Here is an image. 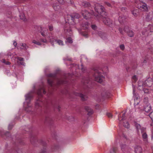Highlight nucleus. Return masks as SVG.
I'll use <instances>...</instances> for the list:
<instances>
[{"mask_svg": "<svg viewBox=\"0 0 153 153\" xmlns=\"http://www.w3.org/2000/svg\"><path fill=\"white\" fill-rule=\"evenodd\" d=\"M46 93V91L43 88L39 89L37 91V94L40 97H42L43 94H45Z\"/></svg>", "mask_w": 153, "mask_h": 153, "instance_id": "obj_18", "label": "nucleus"}, {"mask_svg": "<svg viewBox=\"0 0 153 153\" xmlns=\"http://www.w3.org/2000/svg\"><path fill=\"white\" fill-rule=\"evenodd\" d=\"M105 4H106L108 7H111V4H110L109 2H105Z\"/></svg>", "mask_w": 153, "mask_h": 153, "instance_id": "obj_61", "label": "nucleus"}, {"mask_svg": "<svg viewBox=\"0 0 153 153\" xmlns=\"http://www.w3.org/2000/svg\"><path fill=\"white\" fill-rule=\"evenodd\" d=\"M148 27L150 28V32H153V25H149Z\"/></svg>", "mask_w": 153, "mask_h": 153, "instance_id": "obj_49", "label": "nucleus"}, {"mask_svg": "<svg viewBox=\"0 0 153 153\" xmlns=\"http://www.w3.org/2000/svg\"><path fill=\"white\" fill-rule=\"evenodd\" d=\"M144 102L146 104H148V98L147 97H145L143 100Z\"/></svg>", "mask_w": 153, "mask_h": 153, "instance_id": "obj_48", "label": "nucleus"}, {"mask_svg": "<svg viewBox=\"0 0 153 153\" xmlns=\"http://www.w3.org/2000/svg\"><path fill=\"white\" fill-rule=\"evenodd\" d=\"M53 119L50 116H47L45 117L44 123L45 124L51 125L53 123Z\"/></svg>", "mask_w": 153, "mask_h": 153, "instance_id": "obj_11", "label": "nucleus"}, {"mask_svg": "<svg viewBox=\"0 0 153 153\" xmlns=\"http://www.w3.org/2000/svg\"><path fill=\"white\" fill-rule=\"evenodd\" d=\"M117 150V147H113L111 148L110 150V153H116Z\"/></svg>", "mask_w": 153, "mask_h": 153, "instance_id": "obj_31", "label": "nucleus"}, {"mask_svg": "<svg viewBox=\"0 0 153 153\" xmlns=\"http://www.w3.org/2000/svg\"><path fill=\"white\" fill-rule=\"evenodd\" d=\"M53 7L55 10L58 11L59 9L60 6L56 4H53Z\"/></svg>", "mask_w": 153, "mask_h": 153, "instance_id": "obj_33", "label": "nucleus"}, {"mask_svg": "<svg viewBox=\"0 0 153 153\" xmlns=\"http://www.w3.org/2000/svg\"><path fill=\"white\" fill-rule=\"evenodd\" d=\"M91 83V80L89 77L86 78L83 82L84 85L86 86L88 88H90L89 85V84H90Z\"/></svg>", "mask_w": 153, "mask_h": 153, "instance_id": "obj_19", "label": "nucleus"}, {"mask_svg": "<svg viewBox=\"0 0 153 153\" xmlns=\"http://www.w3.org/2000/svg\"><path fill=\"white\" fill-rule=\"evenodd\" d=\"M2 62L7 65H9L10 64V62L8 61H6L5 59H2Z\"/></svg>", "mask_w": 153, "mask_h": 153, "instance_id": "obj_44", "label": "nucleus"}, {"mask_svg": "<svg viewBox=\"0 0 153 153\" xmlns=\"http://www.w3.org/2000/svg\"><path fill=\"white\" fill-rule=\"evenodd\" d=\"M141 130V133H143V132H145V130L146 129V128H141L140 129Z\"/></svg>", "mask_w": 153, "mask_h": 153, "instance_id": "obj_52", "label": "nucleus"}, {"mask_svg": "<svg viewBox=\"0 0 153 153\" xmlns=\"http://www.w3.org/2000/svg\"><path fill=\"white\" fill-rule=\"evenodd\" d=\"M82 5L85 7H90V3L87 1H84L82 3Z\"/></svg>", "mask_w": 153, "mask_h": 153, "instance_id": "obj_27", "label": "nucleus"}, {"mask_svg": "<svg viewBox=\"0 0 153 153\" xmlns=\"http://www.w3.org/2000/svg\"><path fill=\"white\" fill-rule=\"evenodd\" d=\"M98 35L102 39H104L105 36V34L102 32L100 31L98 32Z\"/></svg>", "mask_w": 153, "mask_h": 153, "instance_id": "obj_30", "label": "nucleus"}, {"mask_svg": "<svg viewBox=\"0 0 153 153\" xmlns=\"http://www.w3.org/2000/svg\"><path fill=\"white\" fill-rule=\"evenodd\" d=\"M81 34L82 35L86 38L88 37V34L87 32L84 33L83 31H82L81 32Z\"/></svg>", "mask_w": 153, "mask_h": 153, "instance_id": "obj_43", "label": "nucleus"}, {"mask_svg": "<svg viewBox=\"0 0 153 153\" xmlns=\"http://www.w3.org/2000/svg\"><path fill=\"white\" fill-rule=\"evenodd\" d=\"M54 108L55 109H57L59 111H60V107L59 105H54Z\"/></svg>", "mask_w": 153, "mask_h": 153, "instance_id": "obj_47", "label": "nucleus"}, {"mask_svg": "<svg viewBox=\"0 0 153 153\" xmlns=\"http://www.w3.org/2000/svg\"><path fill=\"white\" fill-rule=\"evenodd\" d=\"M132 14L135 16H137L138 14V12L136 9L134 10L131 11Z\"/></svg>", "mask_w": 153, "mask_h": 153, "instance_id": "obj_37", "label": "nucleus"}, {"mask_svg": "<svg viewBox=\"0 0 153 153\" xmlns=\"http://www.w3.org/2000/svg\"><path fill=\"white\" fill-rule=\"evenodd\" d=\"M142 87V85L141 86ZM144 86H143V88H142V89H143L145 93H148L149 92L148 90L147 89H144L143 88Z\"/></svg>", "mask_w": 153, "mask_h": 153, "instance_id": "obj_51", "label": "nucleus"}, {"mask_svg": "<svg viewBox=\"0 0 153 153\" xmlns=\"http://www.w3.org/2000/svg\"><path fill=\"white\" fill-rule=\"evenodd\" d=\"M68 119L70 121H73L74 120V118L73 117H69L68 118Z\"/></svg>", "mask_w": 153, "mask_h": 153, "instance_id": "obj_50", "label": "nucleus"}, {"mask_svg": "<svg viewBox=\"0 0 153 153\" xmlns=\"http://www.w3.org/2000/svg\"><path fill=\"white\" fill-rule=\"evenodd\" d=\"M127 34L128 36L131 37H133L134 35V32L131 30L127 33Z\"/></svg>", "mask_w": 153, "mask_h": 153, "instance_id": "obj_35", "label": "nucleus"}, {"mask_svg": "<svg viewBox=\"0 0 153 153\" xmlns=\"http://www.w3.org/2000/svg\"><path fill=\"white\" fill-rule=\"evenodd\" d=\"M123 126L126 128H128L129 127V124L128 122H127L126 123H123Z\"/></svg>", "mask_w": 153, "mask_h": 153, "instance_id": "obj_42", "label": "nucleus"}, {"mask_svg": "<svg viewBox=\"0 0 153 153\" xmlns=\"http://www.w3.org/2000/svg\"><path fill=\"white\" fill-rule=\"evenodd\" d=\"M92 73L93 77L95 81L99 83L102 82V79L104 77L101 75V73L99 69L97 68H94Z\"/></svg>", "mask_w": 153, "mask_h": 153, "instance_id": "obj_2", "label": "nucleus"}, {"mask_svg": "<svg viewBox=\"0 0 153 153\" xmlns=\"http://www.w3.org/2000/svg\"><path fill=\"white\" fill-rule=\"evenodd\" d=\"M19 45H20L19 46V47L20 46H22V47L23 48H26V47H28L27 45L25 43H21Z\"/></svg>", "mask_w": 153, "mask_h": 153, "instance_id": "obj_45", "label": "nucleus"}, {"mask_svg": "<svg viewBox=\"0 0 153 153\" xmlns=\"http://www.w3.org/2000/svg\"><path fill=\"white\" fill-rule=\"evenodd\" d=\"M142 137L144 141H148V135L146 132H143L142 134Z\"/></svg>", "mask_w": 153, "mask_h": 153, "instance_id": "obj_26", "label": "nucleus"}, {"mask_svg": "<svg viewBox=\"0 0 153 153\" xmlns=\"http://www.w3.org/2000/svg\"><path fill=\"white\" fill-rule=\"evenodd\" d=\"M119 32H120V33L122 34H123V29L121 28H119Z\"/></svg>", "mask_w": 153, "mask_h": 153, "instance_id": "obj_60", "label": "nucleus"}, {"mask_svg": "<svg viewBox=\"0 0 153 153\" xmlns=\"http://www.w3.org/2000/svg\"><path fill=\"white\" fill-rule=\"evenodd\" d=\"M81 70L82 71H84L85 70V68H84L83 66L82 65H81Z\"/></svg>", "mask_w": 153, "mask_h": 153, "instance_id": "obj_64", "label": "nucleus"}, {"mask_svg": "<svg viewBox=\"0 0 153 153\" xmlns=\"http://www.w3.org/2000/svg\"><path fill=\"white\" fill-rule=\"evenodd\" d=\"M130 30H131L129 29V28L128 26H126L124 27V30L126 33Z\"/></svg>", "mask_w": 153, "mask_h": 153, "instance_id": "obj_36", "label": "nucleus"}, {"mask_svg": "<svg viewBox=\"0 0 153 153\" xmlns=\"http://www.w3.org/2000/svg\"><path fill=\"white\" fill-rule=\"evenodd\" d=\"M58 2L60 4H62L64 3L63 0H58Z\"/></svg>", "mask_w": 153, "mask_h": 153, "instance_id": "obj_63", "label": "nucleus"}, {"mask_svg": "<svg viewBox=\"0 0 153 153\" xmlns=\"http://www.w3.org/2000/svg\"><path fill=\"white\" fill-rule=\"evenodd\" d=\"M107 115L109 118H111L112 117V115L111 113H107Z\"/></svg>", "mask_w": 153, "mask_h": 153, "instance_id": "obj_57", "label": "nucleus"}, {"mask_svg": "<svg viewBox=\"0 0 153 153\" xmlns=\"http://www.w3.org/2000/svg\"><path fill=\"white\" fill-rule=\"evenodd\" d=\"M59 148V146L57 143H53L51 147V149L52 151H53L57 150Z\"/></svg>", "mask_w": 153, "mask_h": 153, "instance_id": "obj_24", "label": "nucleus"}, {"mask_svg": "<svg viewBox=\"0 0 153 153\" xmlns=\"http://www.w3.org/2000/svg\"><path fill=\"white\" fill-rule=\"evenodd\" d=\"M13 125V124H10L9 125L8 128L9 130H11L12 129Z\"/></svg>", "mask_w": 153, "mask_h": 153, "instance_id": "obj_54", "label": "nucleus"}, {"mask_svg": "<svg viewBox=\"0 0 153 153\" xmlns=\"http://www.w3.org/2000/svg\"><path fill=\"white\" fill-rule=\"evenodd\" d=\"M70 16L71 17V20L73 22H74V18L78 19L80 17V15L76 13H74Z\"/></svg>", "mask_w": 153, "mask_h": 153, "instance_id": "obj_23", "label": "nucleus"}, {"mask_svg": "<svg viewBox=\"0 0 153 153\" xmlns=\"http://www.w3.org/2000/svg\"><path fill=\"white\" fill-rule=\"evenodd\" d=\"M73 75L72 74H65L63 77L61 78H58L56 74H49L48 76L53 79H49L48 80V83L52 89H54V84L53 83V80H56L57 85H60L62 84H65L67 82V79L70 78L72 77Z\"/></svg>", "mask_w": 153, "mask_h": 153, "instance_id": "obj_1", "label": "nucleus"}, {"mask_svg": "<svg viewBox=\"0 0 153 153\" xmlns=\"http://www.w3.org/2000/svg\"><path fill=\"white\" fill-rule=\"evenodd\" d=\"M74 94L76 96H79L81 98V100L82 101H85L86 100L87 97L82 94L79 93L77 92H74Z\"/></svg>", "mask_w": 153, "mask_h": 153, "instance_id": "obj_14", "label": "nucleus"}, {"mask_svg": "<svg viewBox=\"0 0 153 153\" xmlns=\"http://www.w3.org/2000/svg\"><path fill=\"white\" fill-rule=\"evenodd\" d=\"M49 29L50 31H52L53 30V27L52 25H49L48 26Z\"/></svg>", "mask_w": 153, "mask_h": 153, "instance_id": "obj_58", "label": "nucleus"}, {"mask_svg": "<svg viewBox=\"0 0 153 153\" xmlns=\"http://www.w3.org/2000/svg\"><path fill=\"white\" fill-rule=\"evenodd\" d=\"M134 152L135 153H142V148L140 146H136L134 147Z\"/></svg>", "mask_w": 153, "mask_h": 153, "instance_id": "obj_21", "label": "nucleus"}, {"mask_svg": "<svg viewBox=\"0 0 153 153\" xmlns=\"http://www.w3.org/2000/svg\"><path fill=\"white\" fill-rule=\"evenodd\" d=\"M16 58L19 61H23L24 60V59L22 57H17Z\"/></svg>", "mask_w": 153, "mask_h": 153, "instance_id": "obj_56", "label": "nucleus"}, {"mask_svg": "<svg viewBox=\"0 0 153 153\" xmlns=\"http://www.w3.org/2000/svg\"><path fill=\"white\" fill-rule=\"evenodd\" d=\"M64 32L66 34L71 36L72 34V31L69 24L66 23L64 27Z\"/></svg>", "mask_w": 153, "mask_h": 153, "instance_id": "obj_8", "label": "nucleus"}, {"mask_svg": "<svg viewBox=\"0 0 153 153\" xmlns=\"http://www.w3.org/2000/svg\"><path fill=\"white\" fill-rule=\"evenodd\" d=\"M38 142L39 143H40L43 146H44L43 148L41 150L39 153H47V150L46 147L45 146L46 144L45 142L42 140H39Z\"/></svg>", "mask_w": 153, "mask_h": 153, "instance_id": "obj_12", "label": "nucleus"}, {"mask_svg": "<svg viewBox=\"0 0 153 153\" xmlns=\"http://www.w3.org/2000/svg\"><path fill=\"white\" fill-rule=\"evenodd\" d=\"M137 7L142 11H147L148 8L146 4L143 2L138 3L137 6Z\"/></svg>", "mask_w": 153, "mask_h": 153, "instance_id": "obj_7", "label": "nucleus"}, {"mask_svg": "<svg viewBox=\"0 0 153 153\" xmlns=\"http://www.w3.org/2000/svg\"><path fill=\"white\" fill-rule=\"evenodd\" d=\"M89 25L90 24L88 22H85L82 23L81 25V27L83 29L88 30Z\"/></svg>", "mask_w": 153, "mask_h": 153, "instance_id": "obj_17", "label": "nucleus"}, {"mask_svg": "<svg viewBox=\"0 0 153 153\" xmlns=\"http://www.w3.org/2000/svg\"><path fill=\"white\" fill-rule=\"evenodd\" d=\"M91 27L94 30H95L97 28V26L94 25H91Z\"/></svg>", "mask_w": 153, "mask_h": 153, "instance_id": "obj_53", "label": "nucleus"}, {"mask_svg": "<svg viewBox=\"0 0 153 153\" xmlns=\"http://www.w3.org/2000/svg\"><path fill=\"white\" fill-rule=\"evenodd\" d=\"M66 41L69 43H72L73 42V40L71 38L68 37L66 39Z\"/></svg>", "mask_w": 153, "mask_h": 153, "instance_id": "obj_39", "label": "nucleus"}, {"mask_svg": "<svg viewBox=\"0 0 153 153\" xmlns=\"http://www.w3.org/2000/svg\"><path fill=\"white\" fill-rule=\"evenodd\" d=\"M149 115L153 122V111L149 114Z\"/></svg>", "mask_w": 153, "mask_h": 153, "instance_id": "obj_46", "label": "nucleus"}, {"mask_svg": "<svg viewBox=\"0 0 153 153\" xmlns=\"http://www.w3.org/2000/svg\"><path fill=\"white\" fill-rule=\"evenodd\" d=\"M93 12L90 13L86 10H82L81 13L84 18L87 20L90 18L92 16Z\"/></svg>", "mask_w": 153, "mask_h": 153, "instance_id": "obj_9", "label": "nucleus"}, {"mask_svg": "<svg viewBox=\"0 0 153 153\" xmlns=\"http://www.w3.org/2000/svg\"><path fill=\"white\" fill-rule=\"evenodd\" d=\"M35 29L38 32L41 33V35L45 37L46 36L47 33V30L46 29L44 28H42L40 26H36L35 27Z\"/></svg>", "mask_w": 153, "mask_h": 153, "instance_id": "obj_10", "label": "nucleus"}, {"mask_svg": "<svg viewBox=\"0 0 153 153\" xmlns=\"http://www.w3.org/2000/svg\"><path fill=\"white\" fill-rule=\"evenodd\" d=\"M18 63L19 64H20L22 65H24L25 63L23 62H19L18 61Z\"/></svg>", "mask_w": 153, "mask_h": 153, "instance_id": "obj_62", "label": "nucleus"}, {"mask_svg": "<svg viewBox=\"0 0 153 153\" xmlns=\"http://www.w3.org/2000/svg\"><path fill=\"white\" fill-rule=\"evenodd\" d=\"M20 19L22 20L23 21L25 22L27 19L25 16V14L23 13H21L19 15Z\"/></svg>", "mask_w": 153, "mask_h": 153, "instance_id": "obj_29", "label": "nucleus"}, {"mask_svg": "<svg viewBox=\"0 0 153 153\" xmlns=\"http://www.w3.org/2000/svg\"><path fill=\"white\" fill-rule=\"evenodd\" d=\"M132 78V79H133L134 80V82H136L137 80V79L136 76L135 75L133 76Z\"/></svg>", "mask_w": 153, "mask_h": 153, "instance_id": "obj_59", "label": "nucleus"}, {"mask_svg": "<svg viewBox=\"0 0 153 153\" xmlns=\"http://www.w3.org/2000/svg\"><path fill=\"white\" fill-rule=\"evenodd\" d=\"M152 17L149 14H148L146 17V21H150L152 19Z\"/></svg>", "mask_w": 153, "mask_h": 153, "instance_id": "obj_32", "label": "nucleus"}, {"mask_svg": "<svg viewBox=\"0 0 153 153\" xmlns=\"http://www.w3.org/2000/svg\"><path fill=\"white\" fill-rule=\"evenodd\" d=\"M102 19L104 23L109 27H112L113 26V24L111 20L107 16V13L106 12L101 13V17L100 19Z\"/></svg>", "mask_w": 153, "mask_h": 153, "instance_id": "obj_3", "label": "nucleus"}, {"mask_svg": "<svg viewBox=\"0 0 153 153\" xmlns=\"http://www.w3.org/2000/svg\"><path fill=\"white\" fill-rule=\"evenodd\" d=\"M13 8L12 7H8L7 10V11L6 13V15L7 16H8V17H10L12 15V13L11 11L10 10H13Z\"/></svg>", "mask_w": 153, "mask_h": 153, "instance_id": "obj_25", "label": "nucleus"}, {"mask_svg": "<svg viewBox=\"0 0 153 153\" xmlns=\"http://www.w3.org/2000/svg\"><path fill=\"white\" fill-rule=\"evenodd\" d=\"M109 93L104 90L101 93V96L103 97H107L109 96Z\"/></svg>", "mask_w": 153, "mask_h": 153, "instance_id": "obj_28", "label": "nucleus"}, {"mask_svg": "<svg viewBox=\"0 0 153 153\" xmlns=\"http://www.w3.org/2000/svg\"><path fill=\"white\" fill-rule=\"evenodd\" d=\"M85 109L88 112V115L90 116L93 114V110L89 107L85 106Z\"/></svg>", "mask_w": 153, "mask_h": 153, "instance_id": "obj_20", "label": "nucleus"}, {"mask_svg": "<svg viewBox=\"0 0 153 153\" xmlns=\"http://www.w3.org/2000/svg\"><path fill=\"white\" fill-rule=\"evenodd\" d=\"M120 147L122 151L124 153H125L126 152H129L131 150L125 144H121Z\"/></svg>", "mask_w": 153, "mask_h": 153, "instance_id": "obj_15", "label": "nucleus"}, {"mask_svg": "<svg viewBox=\"0 0 153 153\" xmlns=\"http://www.w3.org/2000/svg\"><path fill=\"white\" fill-rule=\"evenodd\" d=\"M153 85V79L152 78L149 77L145 81L144 83L140 82H138L139 87H141V85H142V88L143 86H144L148 87H151Z\"/></svg>", "mask_w": 153, "mask_h": 153, "instance_id": "obj_6", "label": "nucleus"}, {"mask_svg": "<svg viewBox=\"0 0 153 153\" xmlns=\"http://www.w3.org/2000/svg\"><path fill=\"white\" fill-rule=\"evenodd\" d=\"M95 10L97 12L98 14L95 15L96 17L98 19H100V17H101V13L102 12H105V11L104 7L101 5L98 4H95Z\"/></svg>", "mask_w": 153, "mask_h": 153, "instance_id": "obj_5", "label": "nucleus"}, {"mask_svg": "<svg viewBox=\"0 0 153 153\" xmlns=\"http://www.w3.org/2000/svg\"><path fill=\"white\" fill-rule=\"evenodd\" d=\"M118 19L120 24H124L126 21V17L123 15H121L119 16Z\"/></svg>", "mask_w": 153, "mask_h": 153, "instance_id": "obj_13", "label": "nucleus"}, {"mask_svg": "<svg viewBox=\"0 0 153 153\" xmlns=\"http://www.w3.org/2000/svg\"><path fill=\"white\" fill-rule=\"evenodd\" d=\"M33 91H32L25 95L26 102L27 104V106L25 108V111L27 113H30L32 110L31 107L29 105L31 98L33 97Z\"/></svg>", "mask_w": 153, "mask_h": 153, "instance_id": "obj_4", "label": "nucleus"}, {"mask_svg": "<svg viewBox=\"0 0 153 153\" xmlns=\"http://www.w3.org/2000/svg\"><path fill=\"white\" fill-rule=\"evenodd\" d=\"M125 113H124L122 114V119L121 120H126V119L125 118Z\"/></svg>", "mask_w": 153, "mask_h": 153, "instance_id": "obj_55", "label": "nucleus"}, {"mask_svg": "<svg viewBox=\"0 0 153 153\" xmlns=\"http://www.w3.org/2000/svg\"><path fill=\"white\" fill-rule=\"evenodd\" d=\"M32 43L34 44H36L37 45H41V43L39 42V41H36V40H33V41H32Z\"/></svg>", "mask_w": 153, "mask_h": 153, "instance_id": "obj_41", "label": "nucleus"}, {"mask_svg": "<svg viewBox=\"0 0 153 153\" xmlns=\"http://www.w3.org/2000/svg\"><path fill=\"white\" fill-rule=\"evenodd\" d=\"M135 125L138 131L139 129L141 128V126L139 124H138L136 122L135 123Z\"/></svg>", "mask_w": 153, "mask_h": 153, "instance_id": "obj_40", "label": "nucleus"}, {"mask_svg": "<svg viewBox=\"0 0 153 153\" xmlns=\"http://www.w3.org/2000/svg\"><path fill=\"white\" fill-rule=\"evenodd\" d=\"M1 135L3 137H4V136H5L7 137H9L10 136V134L9 132L7 131L5 132H4L3 133H3H1Z\"/></svg>", "mask_w": 153, "mask_h": 153, "instance_id": "obj_34", "label": "nucleus"}, {"mask_svg": "<svg viewBox=\"0 0 153 153\" xmlns=\"http://www.w3.org/2000/svg\"><path fill=\"white\" fill-rule=\"evenodd\" d=\"M152 108L150 104H145L144 105V109L145 111L149 112L150 111Z\"/></svg>", "mask_w": 153, "mask_h": 153, "instance_id": "obj_22", "label": "nucleus"}, {"mask_svg": "<svg viewBox=\"0 0 153 153\" xmlns=\"http://www.w3.org/2000/svg\"><path fill=\"white\" fill-rule=\"evenodd\" d=\"M55 41L59 45H64L63 41L61 40H56Z\"/></svg>", "mask_w": 153, "mask_h": 153, "instance_id": "obj_38", "label": "nucleus"}, {"mask_svg": "<svg viewBox=\"0 0 153 153\" xmlns=\"http://www.w3.org/2000/svg\"><path fill=\"white\" fill-rule=\"evenodd\" d=\"M43 103L41 101V99H39L37 100L35 102V108L37 109L39 107H41Z\"/></svg>", "mask_w": 153, "mask_h": 153, "instance_id": "obj_16", "label": "nucleus"}]
</instances>
